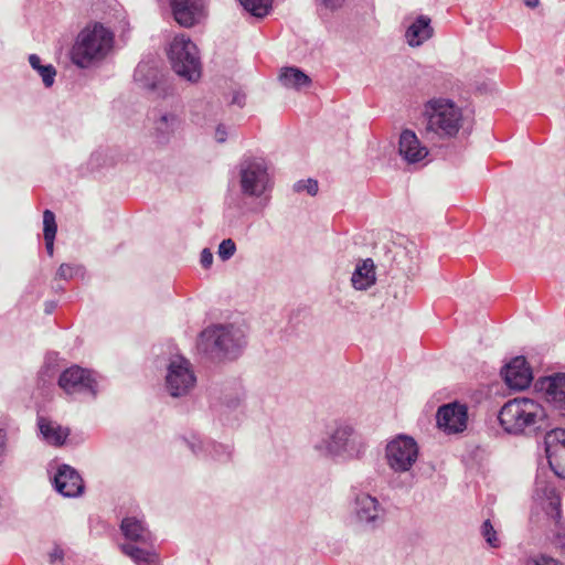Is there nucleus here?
Here are the masks:
<instances>
[{"label":"nucleus","mask_w":565,"mask_h":565,"mask_svg":"<svg viewBox=\"0 0 565 565\" xmlns=\"http://www.w3.org/2000/svg\"><path fill=\"white\" fill-rule=\"evenodd\" d=\"M235 250H236V245H235L234 241L231 238H227V239L222 241V243L220 244L217 254L221 259L227 260L235 254Z\"/></svg>","instance_id":"e433bc0d"},{"label":"nucleus","mask_w":565,"mask_h":565,"mask_svg":"<svg viewBox=\"0 0 565 565\" xmlns=\"http://www.w3.org/2000/svg\"><path fill=\"white\" fill-rule=\"evenodd\" d=\"M38 426L43 439L53 446H62L70 435L68 428L45 417H39Z\"/></svg>","instance_id":"393cba45"},{"label":"nucleus","mask_w":565,"mask_h":565,"mask_svg":"<svg viewBox=\"0 0 565 565\" xmlns=\"http://www.w3.org/2000/svg\"><path fill=\"white\" fill-rule=\"evenodd\" d=\"M527 8L534 9L540 4V0H523Z\"/></svg>","instance_id":"37998d69"},{"label":"nucleus","mask_w":565,"mask_h":565,"mask_svg":"<svg viewBox=\"0 0 565 565\" xmlns=\"http://www.w3.org/2000/svg\"><path fill=\"white\" fill-rule=\"evenodd\" d=\"M376 281L375 265L371 258L360 260L351 276L352 287L356 290H367Z\"/></svg>","instance_id":"b1692460"},{"label":"nucleus","mask_w":565,"mask_h":565,"mask_svg":"<svg viewBox=\"0 0 565 565\" xmlns=\"http://www.w3.org/2000/svg\"><path fill=\"white\" fill-rule=\"evenodd\" d=\"M243 97H234L233 103L238 104L239 106L243 105Z\"/></svg>","instance_id":"a18cd8bd"},{"label":"nucleus","mask_w":565,"mask_h":565,"mask_svg":"<svg viewBox=\"0 0 565 565\" xmlns=\"http://www.w3.org/2000/svg\"><path fill=\"white\" fill-rule=\"evenodd\" d=\"M480 533L482 537L484 539L486 543L492 547L498 548L501 545V541L498 536V532L494 530L493 525L491 524L490 520H486L480 529Z\"/></svg>","instance_id":"7c9ffc66"},{"label":"nucleus","mask_w":565,"mask_h":565,"mask_svg":"<svg viewBox=\"0 0 565 565\" xmlns=\"http://www.w3.org/2000/svg\"><path fill=\"white\" fill-rule=\"evenodd\" d=\"M113 43V33L102 24L87 26L77 34L71 49V60L76 66L87 68L104 60Z\"/></svg>","instance_id":"39448f33"},{"label":"nucleus","mask_w":565,"mask_h":565,"mask_svg":"<svg viewBox=\"0 0 565 565\" xmlns=\"http://www.w3.org/2000/svg\"><path fill=\"white\" fill-rule=\"evenodd\" d=\"M398 153L405 162L415 164L426 159L429 151L413 130L405 129L399 135Z\"/></svg>","instance_id":"f3484780"},{"label":"nucleus","mask_w":565,"mask_h":565,"mask_svg":"<svg viewBox=\"0 0 565 565\" xmlns=\"http://www.w3.org/2000/svg\"><path fill=\"white\" fill-rule=\"evenodd\" d=\"M315 451L323 458L360 459L366 449L362 436L347 420H333L326 425L324 431L312 445Z\"/></svg>","instance_id":"f257e3e1"},{"label":"nucleus","mask_w":565,"mask_h":565,"mask_svg":"<svg viewBox=\"0 0 565 565\" xmlns=\"http://www.w3.org/2000/svg\"><path fill=\"white\" fill-rule=\"evenodd\" d=\"M318 182L313 179L300 180L294 184L296 192H307L312 196L318 193Z\"/></svg>","instance_id":"f704fd0d"},{"label":"nucleus","mask_w":565,"mask_h":565,"mask_svg":"<svg viewBox=\"0 0 565 565\" xmlns=\"http://www.w3.org/2000/svg\"><path fill=\"white\" fill-rule=\"evenodd\" d=\"M279 82L284 87L301 89L310 85L311 79L297 67H284L279 74Z\"/></svg>","instance_id":"a878e982"},{"label":"nucleus","mask_w":565,"mask_h":565,"mask_svg":"<svg viewBox=\"0 0 565 565\" xmlns=\"http://www.w3.org/2000/svg\"><path fill=\"white\" fill-rule=\"evenodd\" d=\"M174 20L184 28L200 23L206 15L203 0H171Z\"/></svg>","instance_id":"2eb2a0df"},{"label":"nucleus","mask_w":565,"mask_h":565,"mask_svg":"<svg viewBox=\"0 0 565 565\" xmlns=\"http://www.w3.org/2000/svg\"><path fill=\"white\" fill-rule=\"evenodd\" d=\"M57 231L55 215L52 211L45 210L43 212V235L44 236H55Z\"/></svg>","instance_id":"72a5a7b5"},{"label":"nucleus","mask_w":565,"mask_h":565,"mask_svg":"<svg viewBox=\"0 0 565 565\" xmlns=\"http://www.w3.org/2000/svg\"><path fill=\"white\" fill-rule=\"evenodd\" d=\"M498 417L505 433L527 436L543 428L547 414L540 402L516 397L504 403Z\"/></svg>","instance_id":"f03ea898"},{"label":"nucleus","mask_w":565,"mask_h":565,"mask_svg":"<svg viewBox=\"0 0 565 565\" xmlns=\"http://www.w3.org/2000/svg\"><path fill=\"white\" fill-rule=\"evenodd\" d=\"M181 118L172 110H160L153 120L152 135L158 143H168L181 128Z\"/></svg>","instance_id":"6ab92c4d"},{"label":"nucleus","mask_w":565,"mask_h":565,"mask_svg":"<svg viewBox=\"0 0 565 565\" xmlns=\"http://www.w3.org/2000/svg\"><path fill=\"white\" fill-rule=\"evenodd\" d=\"M196 384V376L189 360L177 355L167 365L164 386L172 397L188 395Z\"/></svg>","instance_id":"9d476101"},{"label":"nucleus","mask_w":565,"mask_h":565,"mask_svg":"<svg viewBox=\"0 0 565 565\" xmlns=\"http://www.w3.org/2000/svg\"><path fill=\"white\" fill-rule=\"evenodd\" d=\"M29 63L33 70L42 77V82L45 87H51L54 84L56 70L52 64L43 65L40 56L31 54L29 56Z\"/></svg>","instance_id":"cd10ccee"},{"label":"nucleus","mask_w":565,"mask_h":565,"mask_svg":"<svg viewBox=\"0 0 565 565\" xmlns=\"http://www.w3.org/2000/svg\"><path fill=\"white\" fill-rule=\"evenodd\" d=\"M548 465L554 473L559 478H565V449H561L555 455L547 456Z\"/></svg>","instance_id":"2f4dec72"},{"label":"nucleus","mask_w":565,"mask_h":565,"mask_svg":"<svg viewBox=\"0 0 565 565\" xmlns=\"http://www.w3.org/2000/svg\"><path fill=\"white\" fill-rule=\"evenodd\" d=\"M58 386L68 395L79 394L94 398L98 393V381L95 374L77 365L62 372Z\"/></svg>","instance_id":"9b49d317"},{"label":"nucleus","mask_w":565,"mask_h":565,"mask_svg":"<svg viewBox=\"0 0 565 565\" xmlns=\"http://www.w3.org/2000/svg\"><path fill=\"white\" fill-rule=\"evenodd\" d=\"M168 58L172 70L183 79L195 83L202 75V63L196 45L185 35H175L169 45Z\"/></svg>","instance_id":"0eeeda50"},{"label":"nucleus","mask_w":565,"mask_h":565,"mask_svg":"<svg viewBox=\"0 0 565 565\" xmlns=\"http://www.w3.org/2000/svg\"><path fill=\"white\" fill-rule=\"evenodd\" d=\"M437 425L447 434H458L467 428L468 408L458 402L443 405L437 411Z\"/></svg>","instance_id":"ddd939ff"},{"label":"nucleus","mask_w":565,"mask_h":565,"mask_svg":"<svg viewBox=\"0 0 565 565\" xmlns=\"http://www.w3.org/2000/svg\"><path fill=\"white\" fill-rule=\"evenodd\" d=\"M54 486L64 497H77L83 492L84 483L79 473L68 465L58 467L54 476Z\"/></svg>","instance_id":"aec40b11"},{"label":"nucleus","mask_w":565,"mask_h":565,"mask_svg":"<svg viewBox=\"0 0 565 565\" xmlns=\"http://www.w3.org/2000/svg\"><path fill=\"white\" fill-rule=\"evenodd\" d=\"M81 273V267L72 264H62L56 273V276L61 279L68 280L77 276Z\"/></svg>","instance_id":"c9c22d12"},{"label":"nucleus","mask_w":565,"mask_h":565,"mask_svg":"<svg viewBox=\"0 0 565 565\" xmlns=\"http://www.w3.org/2000/svg\"><path fill=\"white\" fill-rule=\"evenodd\" d=\"M349 0H317V6L320 10L337 11L343 8Z\"/></svg>","instance_id":"4c0bfd02"},{"label":"nucleus","mask_w":565,"mask_h":565,"mask_svg":"<svg viewBox=\"0 0 565 565\" xmlns=\"http://www.w3.org/2000/svg\"><path fill=\"white\" fill-rule=\"evenodd\" d=\"M534 498L553 522V527L547 534L548 542L561 555H565V526L562 522L561 498L555 487L537 482Z\"/></svg>","instance_id":"6e6552de"},{"label":"nucleus","mask_w":565,"mask_h":565,"mask_svg":"<svg viewBox=\"0 0 565 565\" xmlns=\"http://www.w3.org/2000/svg\"><path fill=\"white\" fill-rule=\"evenodd\" d=\"M54 239H55V236H44V241H45V247H46V250L49 253V255H53V250H54Z\"/></svg>","instance_id":"79ce46f5"},{"label":"nucleus","mask_w":565,"mask_h":565,"mask_svg":"<svg viewBox=\"0 0 565 565\" xmlns=\"http://www.w3.org/2000/svg\"><path fill=\"white\" fill-rule=\"evenodd\" d=\"M544 444L546 456L555 455L561 449H565V429L556 428L546 433Z\"/></svg>","instance_id":"c85d7f7f"},{"label":"nucleus","mask_w":565,"mask_h":565,"mask_svg":"<svg viewBox=\"0 0 565 565\" xmlns=\"http://www.w3.org/2000/svg\"><path fill=\"white\" fill-rule=\"evenodd\" d=\"M524 565H564V563L548 554L536 553L530 555Z\"/></svg>","instance_id":"473e14b6"},{"label":"nucleus","mask_w":565,"mask_h":565,"mask_svg":"<svg viewBox=\"0 0 565 565\" xmlns=\"http://www.w3.org/2000/svg\"><path fill=\"white\" fill-rule=\"evenodd\" d=\"M201 348L221 360L238 358L247 345L245 330L235 324H214L202 331Z\"/></svg>","instance_id":"20e7f679"},{"label":"nucleus","mask_w":565,"mask_h":565,"mask_svg":"<svg viewBox=\"0 0 565 565\" xmlns=\"http://www.w3.org/2000/svg\"><path fill=\"white\" fill-rule=\"evenodd\" d=\"M534 387L559 416L565 417V373H554L536 380Z\"/></svg>","instance_id":"f8f14e48"},{"label":"nucleus","mask_w":565,"mask_h":565,"mask_svg":"<svg viewBox=\"0 0 565 565\" xmlns=\"http://www.w3.org/2000/svg\"><path fill=\"white\" fill-rule=\"evenodd\" d=\"M215 140L217 142H225L227 138V131L224 126L218 125L215 129Z\"/></svg>","instance_id":"ea45409f"},{"label":"nucleus","mask_w":565,"mask_h":565,"mask_svg":"<svg viewBox=\"0 0 565 565\" xmlns=\"http://www.w3.org/2000/svg\"><path fill=\"white\" fill-rule=\"evenodd\" d=\"M239 2L253 15L263 18L268 14L273 0H239Z\"/></svg>","instance_id":"c756f323"},{"label":"nucleus","mask_w":565,"mask_h":565,"mask_svg":"<svg viewBox=\"0 0 565 565\" xmlns=\"http://www.w3.org/2000/svg\"><path fill=\"white\" fill-rule=\"evenodd\" d=\"M426 131L440 138H450L458 134L462 124L461 109L448 98H433L424 106Z\"/></svg>","instance_id":"423d86ee"},{"label":"nucleus","mask_w":565,"mask_h":565,"mask_svg":"<svg viewBox=\"0 0 565 565\" xmlns=\"http://www.w3.org/2000/svg\"><path fill=\"white\" fill-rule=\"evenodd\" d=\"M182 441L198 457H210L216 461H227L232 455V448L228 445L217 444L215 441H204L196 435L183 437Z\"/></svg>","instance_id":"dca6fc26"},{"label":"nucleus","mask_w":565,"mask_h":565,"mask_svg":"<svg viewBox=\"0 0 565 565\" xmlns=\"http://www.w3.org/2000/svg\"><path fill=\"white\" fill-rule=\"evenodd\" d=\"M120 551L128 556L136 565H158L159 555L151 545L132 543L120 544Z\"/></svg>","instance_id":"5701e85b"},{"label":"nucleus","mask_w":565,"mask_h":565,"mask_svg":"<svg viewBox=\"0 0 565 565\" xmlns=\"http://www.w3.org/2000/svg\"><path fill=\"white\" fill-rule=\"evenodd\" d=\"M403 25L405 28L404 40L411 47H420L435 34L431 19L426 14L406 17Z\"/></svg>","instance_id":"4468645a"},{"label":"nucleus","mask_w":565,"mask_h":565,"mask_svg":"<svg viewBox=\"0 0 565 565\" xmlns=\"http://www.w3.org/2000/svg\"><path fill=\"white\" fill-rule=\"evenodd\" d=\"M135 82L145 89L157 87V71L148 63H139L134 73Z\"/></svg>","instance_id":"bb28decb"},{"label":"nucleus","mask_w":565,"mask_h":565,"mask_svg":"<svg viewBox=\"0 0 565 565\" xmlns=\"http://www.w3.org/2000/svg\"><path fill=\"white\" fill-rule=\"evenodd\" d=\"M355 514L360 522L374 527L382 521L384 509L375 497L360 493L355 498Z\"/></svg>","instance_id":"412c9836"},{"label":"nucleus","mask_w":565,"mask_h":565,"mask_svg":"<svg viewBox=\"0 0 565 565\" xmlns=\"http://www.w3.org/2000/svg\"><path fill=\"white\" fill-rule=\"evenodd\" d=\"M236 183L242 198L258 201L262 207L269 203L274 178L265 159H242L237 166Z\"/></svg>","instance_id":"7ed1b4c3"},{"label":"nucleus","mask_w":565,"mask_h":565,"mask_svg":"<svg viewBox=\"0 0 565 565\" xmlns=\"http://www.w3.org/2000/svg\"><path fill=\"white\" fill-rule=\"evenodd\" d=\"M419 457L417 441L405 434L390 439L384 449L386 466L397 475L408 473L413 470Z\"/></svg>","instance_id":"1a4fd4ad"},{"label":"nucleus","mask_w":565,"mask_h":565,"mask_svg":"<svg viewBox=\"0 0 565 565\" xmlns=\"http://www.w3.org/2000/svg\"><path fill=\"white\" fill-rule=\"evenodd\" d=\"M507 385L513 390H524L532 381V372L523 356L512 359L501 371Z\"/></svg>","instance_id":"a211bd4d"},{"label":"nucleus","mask_w":565,"mask_h":565,"mask_svg":"<svg viewBox=\"0 0 565 565\" xmlns=\"http://www.w3.org/2000/svg\"><path fill=\"white\" fill-rule=\"evenodd\" d=\"M63 550L58 546H55L53 551L50 553V562L56 563L63 559Z\"/></svg>","instance_id":"a19ab883"},{"label":"nucleus","mask_w":565,"mask_h":565,"mask_svg":"<svg viewBox=\"0 0 565 565\" xmlns=\"http://www.w3.org/2000/svg\"><path fill=\"white\" fill-rule=\"evenodd\" d=\"M120 530L126 539L125 543L152 545V534L141 519L136 516L125 518L121 521Z\"/></svg>","instance_id":"4be33fe9"},{"label":"nucleus","mask_w":565,"mask_h":565,"mask_svg":"<svg viewBox=\"0 0 565 565\" xmlns=\"http://www.w3.org/2000/svg\"><path fill=\"white\" fill-rule=\"evenodd\" d=\"M201 265L204 268H209L213 263V254L210 252V249L204 248L201 253Z\"/></svg>","instance_id":"58836bf2"},{"label":"nucleus","mask_w":565,"mask_h":565,"mask_svg":"<svg viewBox=\"0 0 565 565\" xmlns=\"http://www.w3.org/2000/svg\"><path fill=\"white\" fill-rule=\"evenodd\" d=\"M54 309H55V303L54 302H46L45 303V312L46 313H52Z\"/></svg>","instance_id":"c03bdc74"}]
</instances>
